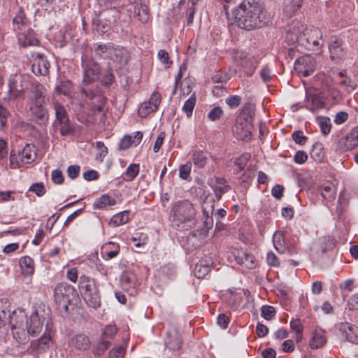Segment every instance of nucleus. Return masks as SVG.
Here are the masks:
<instances>
[{
	"label": "nucleus",
	"mask_w": 358,
	"mask_h": 358,
	"mask_svg": "<svg viewBox=\"0 0 358 358\" xmlns=\"http://www.w3.org/2000/svg\"><path fill=\"white\" fill-rule=\"evenodd\" d=\"M10 326L13 338L20 344L27 343L29 336H37L43 329L50 330L51 311L44 305L34 306L27 316L22 309L15 310L10 318Z\"/></svg>",
	"instance_id": "f257e3e1"
},
{
	"label": "nucleus",
	"mask_w": 358,
	"mask_h": 358,
	"mask_svg": "<svg viewBox=\"0 0 358 358\" xmlns=\"http://www.w3.org/2000/svg\"><path fill=\"white\" fill-rule=\"evenodd\" d=\"M237 26L248 31L265 26L270 15L265 8L255 0H244L232 11Z\"/></svg>",
	"instance_id": "f03ea898"
},
{
	"label": "nucleus",
	"mask_w": 358,
	"mask_h": 358,
	"mask_svg": "<svg viewBox=\"0 0 358 358\" xmlns=\"http://www.w3.org/2000/svg\"><path fill=\"white\" fill-rule=\"evenodd\" d=\"M255 110L251 107H245L236 117L232 127V131L236 138L242 141L251 138L253 130L252 119Z\"/></svg>",
	"instance_id": "7ed1b4c3"
},
{
	"label": "nucleus",
	"mask_w": 358,
	"mask_h": 358,
	"mask_svg": "<svg viewBox=\"0 0 358 358\" xmlns=\"http://www.w3.org/2000/svg\"><path fill=\"white\" fill-rule=\"evenodd\" d=\"M79 286L85 303L90 307L96 308L101 305L100 295L93 278L87 275H81L79 280Z\"/></svg>",
	"instance_id": "20e7f679"
},
{
	"label": "nucleus",
	"mask_w": 358,
	"mask_h": 358,
	"mask_svg": "<svg viewBox=\"0 0 358 358\" xmlns=\"http://www.w3.org/2000/svg\"><path fill=\"white\" fill-rule=\"evenodd\" d=\"M81 66L83 70V83L90 84L99 80L101 66L94 58L83 55L81 57Z\"/></svg>",
	"instance_id": "39448f33"
},
{
	"label": "nucleus",
	"mask_w": 358,
	"mask_h": 358,
	"mask_svg": "<svg viewBox=\"0 0 358 358\" xmlns=\"http://www.w3.org/2000/svg\"><path fill=\"white\" fill-rule=\"evenodd\" d=\"M301 41L308 50L313 51L321 50L324 43L322 31L315 27L306 29L301 37Z\"/></svg>",
	"instance_id": "423d86ee"
},
{
	"label": "nucleus",
	"mask_w": 358,
	"mask_h": 358,
	"mask_svg": "<svg viewBox=\"0 0 358 358\" xmlns=\"http://www.w3.org/2000/svg\"><path fill=\"white\" fill-rule=\"evenodd\" d=\"M171 215L174 220L179 222H189L194 219L196 210L188 200H183L176 202L172 207Z\"/></svg>",
	"instance_id": "0eeeda50"
},
{
	"label": "nucleus",
	"mask_w": 358,
	"mask_h": 358,
	"mask_svg": "<svg viewBox=\"0 0 358 358\" xmlns=\"http://www.w3.org/2000/svg\"><path fill=\"white\" fill-rule=\"evenodd\" d=\"M73 287L66 282L58 284L54 289V299L61 308L68 310L69 305L74 295Z\"/></svg>",
	"instance_id": "6e6552de"
},
{
	"label": "nucleus",
	"mask_w": 358,
	"mask_h": 358,
	"mask_svg": "<svg viewBox=\"0 0 358 358\" xmlns=\"http://www.w3.org/2000/svg\"><path fill=\"white\" fill-rule=\"evenodd\" d=\"M120 17V11L115 8L106 10L102 13V18L98 20L96 25V31L101 35L106 34L116 24Z\"/></svg>",
	"instance_id": "1a4fd4ad"
},
{
	"label": "nucleus",
	"mask_w": 358,
	"mask_h": 358,
	"mask_svg": "<svg viewBox=\"0 0 358 358\" xmlns=\"http://www.w3.org/2000/svg\"><path fill=\"white\" fill-rule=\"evenodd\" d=\"M81 92L92 101L90 110L94 115L103 111L106 99L98 88L88 89L83 87Z\"/></svg>",
	"instance_id": "9d476101"
},
{
	"label": "nucleus",
	"mask_w": 358,
	"mask_h": 358,
	"mask_svg": "<svg viewBox=\"0 0 358 358\" xmlns=\"http://www.w3.org/2000/svg\"><path fill=\"white\" fill-rule=\"evenodd\" d=\"M328 48L331 60H341L347 55L346 44L344 41L338 36H332L330 37Z\"/></svg>",
	"instance_id": "9b49d317"
},
{
	"label": "nucleus",
	"mask_w": 358,
	"mask_h": 358,
	"mask_svg": "<svg viewBox=\"0 0 358 358\" xmlns=\"http://www.w3.org/2000/svg\"><path fill=\"white\" fill-rule=\"evenodd\" d=\"M24 80L22 76L15 75L8 80V91L4 101H10L22 96L24 93Z\"/></svg>",
	"instance_id": "f8f14e48"
},
{
	"label": "nucleus",
	"mask_w": 358,
	"mask_h": 358,
	"mask_svg": "<svg viewBox=\"0 0 358 358\" xmlns=\"http://www.w3.org/2000/svg\"><path fill=\"white\" fill-rule=\"evenodd\" d=\"M315 66L316 61L310 55H306L299 57L294 63L296 71L304 77L311 75L314 72Z\"/></svg>",
	"instance_id": "ddd939ff"
},
{
	"label": "nucleus",
	"mask_w": 358,
	"mask_h": 358,
	"mask_svg": "<svg viewBox=\"0 0 358 358\" xmlns=\"http://www.w3.org/2000/svg\"><path fill=\"white\" fill-rule=\"evenodd\" d=\"M52 344L50 330L44 331L43 335L30 343L29 350L34 355H38L48 351Z\"/></svg>",
	"instance_id": "4468645a"
},
{
	"label": "nucleus",
	"mask_w": 358,
	"mask_h": 358,
	"mask_svg": "<svg viewBox=\"0 0 358 358\" xmlns=\"http://www.w3.org/2000/svg\"><path fill=\"white\" fill-rule=\"evenodd\" d=\"M161 103V95L154 92L148 101L143 103L138 110L139 116L145 117L150 113L155 112Z\"/></svg>",
	"instance_id": "2eb2a0df"
},
{
	"label": "nucleus",
	"mask_w": 358,
	"mask_h": 358,
	"mask_svg": "<svg viewBox=\"0 0 358 358\" xmlns=\"http://www.w3.org/2000/svg\"><path fill=\"white\" fill-rule=\"evenodd\" d=\"M30 104H46L48 99L46 96L45 88L40 83L32 84L29 96Z\"/></svg>",
	"instance_id": "dca6fc26"
},
{
	"label": "nucleus",
	"mask_w": 358,
	"mask_h": 358,
	"mask_svg": "<svg viewBox=\"0 0 358 358\" xmlns=\"http://www.w3.org/2000/svg\"><path fill=\"white\" fill-rule=\"evenodd\" d=\"M50 64L48 59L41 53H36L33 59L31 71L36 76H46L49 73Z\"/></svg>",
	"instance_id": "f3484780"
},
{
	"label": "nucleus",
	"mask_w": 358,
	"mask_h": 358,
	"mask_svg": "<svg viewBox=\"0 0 358 358\" xmlns=\"http://www.w3.org/2000/svg\"><path fill=\"white\" fill-rule=\"evenodd\" d=\"M113 50L112 51L111 57L109 60H112L113 62L119 65L120 67L127 64L129 60V53L126 48L122 46L114 44Z\"/></svg>",
	"instance_id": "a211bd4d"
},
{
	"label": "nucleus",
	"mask_w": 358,
	"mask_h": 358,
	"mask_svg": "<svg viewBox=\"0 0 358 358\" xmlns=\"http://www.w3.org/2000/svg\"><path fill=\"white\" fill-rule=\"evenodd\" d=\"M234 256L236 262L243 268L252 269L256 266L255 257L243 250H237Z\"/></svg>",
	"instance_id": "6ab92c4d"
},
{
	"label": "nucleus",
	"mask_w": 358,
	"mask_h": 358,
	"mask_svg": "<svg viewBox=\"0 0 358 358\" xmlns=\"http://www.w3.org/2000/svg\"><path fill=\"white\" fill-rule=\"evenodd\" d=\"M113 43H94L92 45V50L95 56L99 59L109 60L113 50Z\"/></svg>",
	"instance_id": "aec40b11"
},
{
	"label": "nucleus",
	"mask_w": 358,
	"mask_h": 358,
	"mask_svg": "<svg viewBox=\"0 0 358 358\" xmlns=\"http://www.w3.org/2000/svg\"><path fill=\"white\" fill-rule=\"evenodd\" d=\"M338 328L348 341L358 345V327L348 322H341L338 324Z\"/></svg>",
	"instance_id": "412c9836"
},
{
	"label": "nucleus",
	"mask_w": 358,
	"mask_h": 358,
	"mask_svg": "<svg viewBox=\"0 0 358 358\" xmlns=\"http://www.w3.org/2000/svg\"><path fill=\"white\" fill-rule=\"evenodd\" d=\"M17 39L20 46L23 48L36 45L38 42L34 31L29 28L24 29L23 31H18Z\"/></svg>",
	"instance_id": "4be33fe9"
},
{
	"label": "nucleus",
	"mask_w": 358,
	"mask_h": 358,
	"mask_svg": "<svg viewBox=\"0 0 358 358\" xmlns=\"http://www.w3.org/2000/svg\"><path fill=\"white\" fill-rule=\"evenodd\" d=\"M29 20L27 18L24 11L20 8L13 19V29L18 32L29 28Z\"/></svg>",
	"instance_id": "5701e85b"
},
{
	"label": "nucleus",
	"mask_w": 358,
	"mask_h": 358,
	"mask_svg": "<svg viewBox=\"0 0 358 358\" xmlns=\"http://www.w3.org/2000/svg\"><path fill=\"white\" fill-rule=\"evenodd\" d=\"M210 185L213 189L217 199H220L222 196L229 189V186L227 184L226 180L223 178L214 177L210 179Z\"/></svg>",
	"instance_id": "b1692460"
},
{
	"label": "nucleus",
	"mask_w": 358,
	"mask_h": 358,
	"mask_svg": "<svg viewBox=\"0 0 358 358\" xmlns=\"http://www.w3.org/2000/svg\"><path fill=\"white\" fill-rule=\"evenodd\" d=\"M182 343V338L178 331L173 329L167 332L165 344L169 349L171 350H178L181 347Z\"/></svg>",
	"instance_id": "393cba45"
},
{
	"label": "nucleus",
	"mask_w": 358,
	"mask_h": 358,
	"mask_svg": "<svg viewBox=\"0 0 358 358\" xmlns=\"http://www.w3.org/2000/svg\"><path fill=\"white\" fill-rule=\"evenodd\" d=\"M30 111L32 115L40 124L45 123L48 120V112L45 104H30Z\"/></svg>",
	"instance_id": "a878e982"
},
{
	"label": "nucleus",
	"mask_w": 358,
	"mask_h": 358,
	"mask_svg": "<svg viewBox=\"0 0 358 358\" xmlns=\"http://www.w3.org/2000/svg\"><path fill=\"white\" fill-rule=\"evenodd\" d=\"M327 342L325 332L321 328L316 327L312 334L310 346L312 349L322 348Z\"/></svg>",
	"instance_id": "bb28decb"
},
{
	"label": "nucleus",
	"mask_w": 358,
	"mask_h": 358,
	"mask_svg": "<svg viewBox=\"0 0 358 358\" xmlns=\"http://www.w3.org/2000/svg\"><path fill=\"white\" fill-rule=\"evenodd\" d=\"M306 105L307 109L312 112H317V110L324 108V102L321 100L320 97L313 93H306Z\"/></svg>",
	"instance_id": "cd10ccee"
},
{
	"label": "nucleus",
	"mask_w": 358,
	"mask_h": 358,
	"mask_svg": "<svg viewBox=\"0 0 358 358\" xmlns=\"http://www.w3.org/2000/svg\"><path fill=\"white\" fill-rule=\"evenodd\" d=\"M202 209L203 215L205 217L203 224L206 228L210 229L213 225V220L212 217V215L214 211L213 201H208V200H206L202 206Z\"/></svg>",
	"instance_id": "c85d7f7f"
},
{
	"label": "nucleus",
	"mask_w": 358,
	"mask_h": 358,
	"mask_svg": "<svg viewBox=\"0 0 358 358\" xmlns=\"http://www.w3.org/2000/svg\"><path fill=\"white\" fill-rule=\"evenodd\" d=\"M71 345L78 350H86L90 346V341L87 336L79 334L74 336L71 339Z\"/></svg>",
	"instance_id": "c756f323"
},
{
	"label": "nucleus",
	"mask_w": 358,
	"mask_h": 358,
	"mask_svg": "<svg viewBox=\"0 0 358 358\" xmlns=\"http://www.w3.org/2000/svg\"><path fill=\"white\" fill-rule=\"evenodd\" d=\"M36 157V149L33 144H27L21 152V161L29 164Z\"/></svg>",
	"instance_id": "7c9ffc66"
},
{
	"label": "nucleus",
	"mask_w": 358,
	"mask_h": 358,
	"mask_svg": "<svg viewBox=\"0 0 358 358\" xmlns=\"http://www.w3.org/2000/svg\"><path fill=\"white\" fill-rule=\"evenodd\" d=\"M20 266L22 269V273L24 276L31 275L34 272V260L28 256L20 258Z\"/></svg>",
	"instance_id": "2f4dec72"
},
{
	"label": "nucleus",
	"mask_w": 358,
	"mask_h": 358,
	"mask_svg": "<svg viewBox=\"0 0 358 358\" xmlns=\"http://www.w3.org/2000/svg\"><path fill=\"white\" fill-rule=\"evenodd\" d=\"M6 302L0 300V331L9 323L10 324V318L12 315L9 310H6Z\"/></svg>",
	"instance_id": "473e14b6"
},
{
	"label": "nucleus",
	"mask_w": 358,
	"mask_h": 358,
	"mask_svg": "<svg viewBox=\"0 0 358 358\" xmlns=\"http://www.w3.org/2000/svg\"><path fill=\"white\" fill-rule=\"evenodd\" d=\"M321 195L328 201H332L335 199L336 190L332 183H327L321 186Z\"/></svg>",
	"instance_id": "72a5a7b5"
},
{
	"label": "nucleus",
	"mask_w": 358,
	"mask_h": 358,
	"mask_svg": "<svg viewBox=\"0 0 358 358\" xmlns=\"http://www.w3.org/2000/svg\"><path fill=\"white\" fill-rule=\"evenodd\" d=\"M59 125V132L62 136L72 135L76 131L77 126L71 123L69 118L58 122Z\"/></svg>",
	"instance_id": "f704fd0d"
},
{
	"label": "nucleus",
	"mask_w": 358,
	"mask_h": 358,
	"mask_svg": "<svg viewBox=\"0 0 358 358\" xmlns=\"http://www.w3.org/2000/svg\"><path fill=\"white\" fill-rule=\"evenodd\" d=\"M115 204V200L111 196L104 194L98 198L94 203V207L96 209H102L106 206H111Z\"/></svg>",
	"instance_id": "c9c22d12"
},
{
	"label": "nucleus",
	"mask_w": 358,
	"mask_h": 358,
	"mask_svg": "<svg viewBox=\"0 0 358 358\" xmlns=\"http://www.w3.org/2000/svg\"><path fill=\"white\" fill-rule=\"evenodd\" d=\"M136 275L129 271L124 272L120 277V282L122 286L124 289L134 287L136 285Z\"/></svg>",
	"instance_id": "e433bc0d"
},
{
	"label": "nucleus",
	"mask_w": 358,
	"mask_h": 358,
	"mask_svg": "<svg viewBox=\"0 0 358 358\" xmlns=\"http://www.w3.org/2000/svg\"><path fill=\"white\" fill-rule=\"evenodd\" d=\"M192 159L194 166L199 169L203 168L208 161L206 155L202 151H194L192 153Z\"/></svg>",
	"instance_id": "4c0bfd02"
},
{
	"label": "nucleus",
	"mask_w": 358,
	"mask_h": 358,
	"mask_svg": "<svg viewBox=\"0 0 358 358\" xmlns=\"http://www.w3.org/2000/svg\"><path fill=\"white\" fill-rule=\"evenodd\" d=\"M340 78L339 83L343 87L345 91L350 92L354 90L357 86L356 83L345 76V72L341 71L338 73Z\"/></svg>",
	"instance_id": "58836bf2"
},
{
	"label": "nucleus",
	"mask_w": 358,
	"mask_h": 358,
	"mask_svg": "<svg viewBox=\"0 0 358 358\" xmlns=\"http://www.w3.org/2000/svg\"><path fill=\"white\" fill-rule=\"evenodd\" d=\"M129 220L128 211H123L119 213L110 219V224L114 227H117L124 224H126Z\"/></svg>",
	"instance_id": "ea45409f"
},
{
	"label": "nucleus",
	"mask_w": 358,
	"mask_h": 358,
	"mask_svg": "<svg viewBox=\"0 0 358 358\" xmlns=\"http://www.w3.org/2000/svg\"><path fill=\"white\" fill-rule=\"evenodd\" d=\"M257 64L258 61L255 57H249L246 59L245 64H243V69L248 76H252Z\"/></svg>",
	"instance_id": "a19ab883"
},
{
	"label": "nucleus",
	"mask_w": 358,
	"mask_h": 358,
	"mask_svg": "<svg viewBox=\"0 0 358 358\" xmlns=\"http://www.w3.org/2000/svg\"><path fill=\"white\" fill-rule=\"evenodd\" d=\"M53 108L55 111L56 121L57 122L69 119L68 113L64 106L61 103L58 102L55 103Z\"/></svg>",
	"instance_id": "79ce46f5"
},
{
	"label": "nucleus",
	"mask_w": 358,
	"mask_h": 358,
	"mask_svg": "<svg viewBox=\"0 0 358 358\" xmlns=\"http://www.w3.org/2000/svg\"><path fill=\"white\" fill-rule=\"evenodd\" d=\"M275 248L280 252H284V234L282 231H276L273 237Z\"/></svg>",
	"instance_id": "37998d69"
},
{
	"label": "nucleus",
	"mask_w": 358,
	"mask_h": 358,
	"mask_svg": "<svg viewBox=\"0 0 358 358\" xmlns=\"http://www.w3.org/2000/svg\"><path fill=\"white\" fill-rule=\"evenodd\" d=\"M139 173V165L137 164H130L124 173V180L126 181H132Z\"/></svg>",
	"instance_id": "c03bdc74"
},
{
	"label": "nucleus",
	"mask_w": 358,
	"mask_h": 358,
	"mask_svg": "<svg viewBox=\"0 0 358 358\" xmlns=\"http://www.w3.org/2000/svg\"><path fill=\"white\" fill-rule=\"evenodd\" d=\"M196 98L194 94H193L184 103L182 106V110L186 113L187 117H190L192 115L193 110L195 107Z\"/></svg>",
	"instance_id": "a18cd8bd"
},
{
	"label": "nucleus",
	"mask_w": 358,
	"mask_h": 358,
	"mask_svg": "<svg viewBox=\"0 0 358 358\" xmlns=\"http://www.w3.org/2000/svg\"><path fill=\"white\" fill-rule=\"evenodd\" d=\"M303 0H292L290 3L285 7V12L288 16H292L296 13L302 6Z\"/></svg>",
	"instance_id": "49530a36"
},
{
	"label": "nucleus",
	"mask_w": 358,
	"mask_h": 358,
	"mask_svg": "<svg viewBox=\"0 0 358 358\" xmlns=\"http://www.w3.org/2000/svg\"><path fill=\"white\" fill-rule=\"evenodd\" d=\"M10 115V111L0 101V129H3L6 127Z\"/></svg>",
	"instance_id": "de8ad7c7"
},
{
	"label": "nucleus",
	"mask_w": 358,
	"mask_h": 358,
	"mask_svg": "<svg viewBox=\"0 0 358 358\" xmlns=\"http://www.w3.org/2000/svg\"><path fill=\"white\" fill-rule=\"evenodd\" d=\"M317 122L320 125L322 133L327 135L330 133L331 129V120L327 117H320L317 118Z\"/></svg>",
	"instance_id": "09e8293b"
},
{
	"label": "nucleus",
	"mask_w": 358,
	"mask_h": 358,
	"mask_svg": "<svg viewBox=\"0 0 358 358\" xmlns=\"http://www.w3.org/2000/svg\"><path fill=\"white\" fill-rule=\"evenodd\" d=\"M110 342L109 340H106L101 337L100 341L94 350V354L96 356H99L105 352V351L110 347Z\"/></svg>",
	"instance_id": "8fccbe9b"
},
{
	"label": "nucleus",
	"mask_w": 358,
	"mask_h": 358,
	"mask_svg": "<svg viewBox=\"0 0 358 358\" xmlns=\"http://www.w3.org/2000/svg\"><path fill=\"white\" fill-rule=\"evenodd\" d=\"M192 162L188 161L186 164L181 165L179 168V176L184 180L190 178V173L192 170Z\"/></svg>",
	"instance_id": "3c124183"
},
{
	"label": "nucleus",
	"mask_w": 358,
	"mask_h": 358,
	"mask_svg": "<svg viewBox=\"0 0 358 358\" xmlns=\"http://www.w3.org/2000/svg\"><path fill=\"white\" fill-rule=\"evenodd\" d=\"M96 148L98 149L95 159L99 162H102L108 154V148L105 146L104 143L101 141L96 143Z\"/></svg>",
	"instance_id": "603ef678"
},
{
	"label": "nucleus",
	"mask_w": 358,
	"mask_h": 358,
	"mask_svg": "<svg viewBox=\"0 0 358 358\" xmlns=\"http://www.w3.org/2000/svg\"><path fill=\"white\" fill-rule=\"evenodd\" d=\"M117 328L113 325H108L104 328V330L101 334V338L106 340H109L110 342L113 339L116 333Z\"/></svg>",
	"instance_id": "864d4df0"
},
{
	"label": "nucleus",
	"mask_w": 358,
	"mask_h": 358,
	"mask_svg": "<svg viewBox=\"0 0 358 358\" xmlns=\"http://www.w3.org/2000/svg\"><path fill=\"white\" fill-rule=\"evenodd\" d=\"M125 345L126 344H124L113 348L109 352V358H124L125 354Z\"/></svg>",
	"instance_id": "5fc2aeb1"
},
{
	"label": "nucleus",
	"mask_w": 358,
	"mask_h": 358,
	"mask_svg": "<svg viewBox=\"0 0 358 358\" xmlns=\"http://www.w3.org/2000/svg\"><path fill=\"white\" fill-rule=\"evenodd\" d=\"M311 157L316 162H321L324 157V152L321 144H315L310 152Z\"/></svg>",
	"instance_id": "6e6d98bb"
},
{
	"label": "nucleus",
	"mask_w": 358,
	"mask_h": 358,
	"mask_svg": "<svg viewBox=\"0 0 358 358\" xmlns=\"http://www.w3.org/2000/svg\"><path fill=\"white\" fill-rule=\"evenodd\" d=\"M250 159L249 154H243L238 159L235 161V165L237 166V172L241 171L245 166L248 161Z\"/></svg>",
	"instance_id": "4d7b16f0"
},
{
	"label": "nucleus",
	"mask_w": 358,
	"mask_h": 358,
	"mask_svg": "<svg viewBox=\"0 0 358 358\" xmlns=\"http://www.w3.org/2000/svg\"><path fill=\"white\" fill-rule=\"evenodd\" d=\"M275 308L270 306H263L262 308V315L267 320L274 317Z\"/></svg>",
	"instance_id": "13d9d810"
},
{
	"label": "nucleus",
	"mask_w": 358,
	"mask_h": 358,
	"mask_svg": "<svg viewBox=\"0 0 358 358\" xmlns=\"http://www.w3.org/2000/svg\"><path fill=\"white\" fill-rule=\"evenodd\" d=\"M292 138L294 142L299 145H304L306 141V137L303 135V133L301 130L295 131L292 134Z\"/></svg>",
	"instance_id": "bf43d9fd"
},
{
	"label": "nucleus",
	"mask_w": 358,
	"mask_h": 358,
	"mask_svg": "<svg viewBox=\"0 0 358 358\" xmlns=\"http://www.w3.org/2000/svg\"><path fill=\"white\" fill-rule=\"evenodd\" d=\"M241 98L238 95H231L226 99V103L231 108L238 107L241 103Z\"/></svg>",
	"instance_id": "052dcab7"
},
{
	"label": "nucleus",
	"mask_w": 358,
	"mask_h": 358,
	"mask_svg": "<svg viewBox=\"0 0 358 358\" xmlns=\"http://www.w3.org/2000/svg\"><path fill=\"white\" fill-rule=\"evenodd\" d=\"M223 114V111L220 107H215L213 108L209 113H208V118L211 121H215L221 117V116Z\"/></svg>",
	"instance_id": "680f3d73"
},
{
	"label": "nucleus",
	"mask_w": 358,
	"mask_h": 358,
	"mask_svg": "<svg viewBox=\"0 0 358 358\" xmlns=\"http://www.w3.org/2000/svg\"><path fill=\"white\" fill-rule=\"evenodd\" d=\"M51 178L54 183L60 185L64 182V176L62 172L55 169L52 171Z\"/></svg>",
	"instance_id": "e2e57ef3"
},
{
	"label": "nucleus",
	"mask_w": 358,
	"mask_h": 358,
	"mask_svg": "<svg viewBox=\"0 0 358 358\" xmlns=\"http://www.w3.org/2000/svg\"><path fill=\"white\" fill-rule=\"evenodd\" d=\"M209 271V268L208 266H203L202 268L201 264H197L194 268L195 275L198 278H201L204 277V275Z\"/></svg>",
	"instance_id": "0e129e2a"
},
{
	"label": "nucleus",
	"mask_w": 358,
	"mask_h": 358,
	"mask_svg": "<svg viewBox=\"0 0 358 358\" xmlns=\"http://www.w3.org/2000/svg\"><path fill=\"white\" fill-rule=\"evenodd\" d=\"M80 171V167L78 165H71L67 169V175L71 179H75L78 177Z\"/></svg>",
	"instance_id": "69168bd1"
},
{
	"label": "nucleus",
	"mask_w": 358,
	"mask_h": 358,
	"mask_svg": "<svg viewBox=\"0 0 358 358\" xmlns=\"http://www.w3.org/2000/svg\"><path fill=\"white\" fill-rule=\"evenodd\" d=\"M29 189L35 192L38 196H43L45 192L43 183H34L30 187Z\"/></svg>",
	"instance_id": "338daca9"
},
{
	"label": "nucleus",
	"mask_w": 358,
	"mask_h": 358,
	"mask_svg": "<svg viewBox=\"0 0 358 358\" xmlns=\"http://www.w3.org/2000/svg\"><path fill=\"white\" fill-rule=\"evenodd\" d=\"M158 57L166 67H169L172 62L169 60V54L164 50H160L158 52Z\"/></svg>",
	"instance_id": "774afa93"
}]
</instances>
